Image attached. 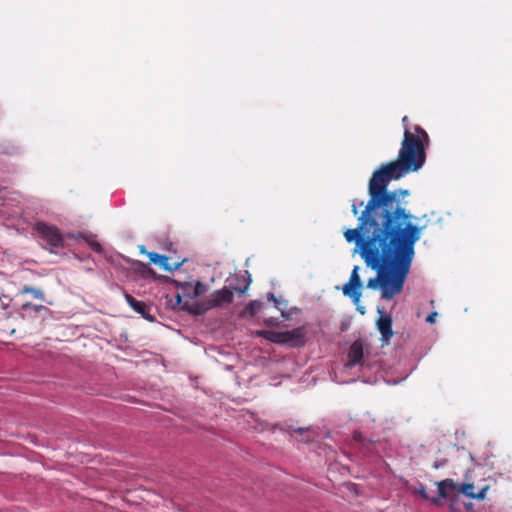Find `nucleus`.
Returning a JSON list of instances; mask_svg holds the SVG:
<instances>
[{
	"label": "nucleus",
	"mask_w": 512,
	"mask_h": 512,
	"mask_svg": "<svg viewBox=\"0 0 512 512\" xmlns=\"http://www.w3.org/2000/svg\"><path fill=\"white\" fill-rule=\"evenodd\" d=\"M414 130L416 134L404 131L398 159L382 164L373 172L368 183L369 200L358 217V226L344 233L348 243H355L354 253L376 272L366 287L380 289L383 300H391L403 291L415 256V244L422 232L412 222L414 216L406 208V202L399 199L409 195V191L388 189L392 180L418 171L425 163L424 146L429 137L418 125Z\"/></svg>",
	"instance_id": "obj_1"
},
{
	"label": "nucleus",
	"mask_w": 512,
	"mask_h": 512,
	"mask_svg": "<svg viewBox=\"0 0 512 512\" xmlns=\"http://www.w3.org/2000/svg\"><path fill=\"white\" fill-rule=\"evenodd\" d=\"M34 229L41 240L46 243L50 252H54V249L64 246L63 236L56 226L48 225L44 222H37Z\"/></svg>",
	"instance_id": "obj_2"
},
{
	"label": "nucleus",
	"mask_w": 512,
	"mask_h": 512,
	"mask_svg": "<svg viewBox=\"0 0 512 512\" xmlns=\"http://www.w3.org/2000/svg\"><path fill=\"white\" fill-rule=\"evenodd\" d=\"M359 267L355 266L351 272L349 282L342 287L343 294L352 299L354 304H357L361 297L359 289L362 286V280L359 276Z\"/></svg>",
	"instance_id": "obj_3"
},
{
	"label": "nucleus",
	"mask_w": 512,
	"mask_h": 512,
	"mask_svg": "<svg viewBox=\"0 0 512 512\" xmlns=\"http://www.w3.org/2000/svg\"><path fill=\"white\" fill-rule=\"evenodd\" d=\"M379 318L376 321V326L381 334L382 342L389 343L393 336L392 330V317L389 314H385L380 308H378Z\"/></svg>",
	"instance_id": "obj_4"
},
{
	"label": "nucleus",
	"mask_w": 512,
	"mask_h": 512,
	"mask_svg": "<svg viewBox=\"0 0 512 512\" xmlns=\"http://www.w3.org/2000/svg\"><path fill=\"white\" fill-rule=\"evenodd\" d=\"M233 291L224 287L219 290H215L208 299L207 308L220 307L224 304H230L233 301Z\"/></svg>",
	"instance_id": "obj_5"
},
{
	"label": "nucleus",
	"mask_w": 512,
	"mask_h": 512,
	"mask_svg": "<svg viewBox=\"0 0 512 512\" xmlns=\"http://www.w3.org/2000/svg\"><path fill=\"white\" fill-rule=\"evenodd\" d=\"M438 486V498H432L431 501L435 504L439 502V498H453L458 493V484L452 479H445L437 483Z\"/></svg>",
	"instance_id": "obj_6"
},
{
	"label": "nucleus",
	"mask_w": 512,
	"mask_h": 512,
	"mask_svg": "<svg viewBox=\"0 0 512 512\" xmlns=\"http://www.w3.org/2000/svg\"><path fill=\"white\" fill-rule=\"evenodd\" d=\"M125 300L128 305L138 314H140L143 318L148 320L149 322H154L155 317L151 315V307L147 305L145 302L135 299L130 294H125Z\"/></svg>",
	"instance_id": "obj_7"
},
{
	"label": "nucleus",
	"mask_w": 512,
	"mask_h": 512,
	"mask_svg": "<svg viewBox=\"0 0 512 512\" xmlns=\"http://www.w3.org/2000/svg\"><path fill=\"white\" fill-rule=\"evenodd\" d=\"M284 345L291 348L302 347L305 345V331L298 327L290 331H284Z\"/></svg>",
	"instance_id": "obj_8"
},
{
	"label": "nucleus",
	"mask_w": 512,
	"mask_h": 512,
	"mask_svg": "<svg viewBox=\"0 0 512 512\" xmlns=\"http://www.w3.org/2000/svg\"><path fill=\"white\" fill-rule=\"evenodd\" d=\"M363 358V346L360 341H354L348 351L346 367L352 368L359 364Z\"/></svg>",
	"instance_id": "obj_9"
},
{
	"label": "nucleus",
	"mask_w": 512,
	"mask_h": 512,
	"mask_svg": "<svg viewBox=\"0 0 512 512\" xmlns=\"http://www.w3.org/2000/svg\"><path fill=\"white\" fill-rule=\"evenodd\" d=\"M487 487L482 488L478 493H474V485L470 483H464L458 485V493L464 494L471 499L482 500L485 498Z\"/></svg>",
	"instance_id": "obj_10"
},
{
	"label": "nucleus",
	"mask_w": 512,
	"mask_h": 512,
	"mask_svg": "<svg viewBox=\"0 0 512 512\" xmlns=\"http://www.w3.org/2000/svg\"><path fill=\"white\" fill-rule=\"evenodd\" d=\"M247 277L236 275L234 277V280L237 282V285L233 286V283H230V286H232V291L237 292L238 294H244L251 283V277L248 271L245 272Z\"/></svg>",
	"instance_id": "obj_11"
},
{
	"label": "nucleus",
	"mask_w": 512,
	"mask_h": 512,
	"mask_svg": "<svg viewBox=\"0 0 512 512\" xmlns=\"http://www.w3.org/2000/svg\"><path fill=\"white\" fill-rule=\"evenodd\" d=\"M259 335L263 336L265 339L277 343V344H283L284 345V332H278V331H261Z\"/></svg>",
	"instance_id": "obj_12"
},
{
	"label": "nucleus",
	"mask_w": 512,
	"mask_h": 512,
	"mask_svg": "<svg viewBox=\"0 0 512 512\" xmlns=\"http://www.w3.org/2000/svg\"><path fill=\"white\" fill-rule=\"evenodd\" d=\"M78 238H82L86 241V243L88 244V246L95 252L97 253H102L103 252V248H102V245L97 241L96 239V236L95 235H84L82 233L78 234Z\"/></svg>",
	"instance_id": "obj_13"
},
{
	"label": "nucleus",
	"mask_w": 512,
	"mask_h": 512,
	"mask_svg": "<svg viewBox=\"0 0 512 512\" xmlns=\"http://www.w3.org/2000/svg\"><path fill=\"white\" fill-rule=\"evenodd\" d=\"M19 294H21V295L32 294V296L34 298H36V299H39L41 301L45 300L44 292L41 289L35 288V287H31V286H28V285L23 286L21 288V290L19 291Z\"/></svg>",
	"instance_id": "obj_14"
},
{
	"label": "nucleus",
	"mask_w": 512,
	"mask_h": 512,
	"mask_svg": "<svg viewBox=\"0 0 512 512\" xmlns=\"http://www.w3.org/2000/svg\"><path fill=\"white\" fill-rule=\"evenodd\" d=\"M147 255L153 264H158L165 270V266L168 264V258L166 256L156 252H149Z\"/></svg>",
	"instance_id": "obj_15"
},
{
	"label": "nucleus",
	"mask_w": 512,
	"mask_h": 512,
	"mask_svg": "<svg viewBox=\"0 0 512 512\" xmlns=\"http://www.w3.org/2000/svg\"><path fill=\"white\" fill-rule=\"evenodd\" d=\"M208 287L200 281H197L193 286V293L191 297L195 298L203 295L207 291Z\"/></svg>",
	"instance_id": "obj_16"
},
{
	"label": "nucleus",
	"mask_w": 512,
	"mask_h": 512,
	"mask_svg": "<svg viewBox=\"0 0 512 512\" xmlns=\"http://www.w3.org/2000/svg\"><path fill=\"white\" fill-rule=\"evenodd\" d=\"M28 309H32L36 313L41 312V311H47V308L43 305H34V304H31L30 302H26L21 305L22 311H26Z\"/></svg>",
	"instance_id": "obj_17"
},
{
	"label": "nucleus",
	"mask_w": 512,
	"mask_h": 512,
	"mask_svg": "<svg viewBox=\"0 0 512 512\" xmlns=\"http://www.w3.org/2000/svg\"><path fill=\"white\" fill-rule=\"evenodd\" d=\"M267 299H268L269 301H273V302H274L275 307H276L278 310H280L281 315H282L283 317H286V314H285V312H284L283 308L279 306L280 298H276V297H275V295H274L273 293H268V295H267Z\"/></svg>",
	"instance_id": "obj_18"
},
{
	"label": "nucleus",
	"mask_w": 512,
	"mask_h": 512,
	"mask_svg": "<svg viewBox=\"0 0 512 512\" xmlns=\"http://www.w3.org/2000/svg\"><path fill=\"white\" fill-rule=\"evenodd\" d=\"M261 307L262 302L254 300L248 304L247 309L250 311L251 314H255L257 311L261 309Z\"/></svg>",
	"instance_id": "obj_19"
},
{
	"label": "nucleus",
	"mask_w": 512,
	"mask_h": 512,
	"mask_svg": "<svg viewBox=\"0 0 512 512\" xmlns=\"http://www.w3.org/2000/svg\"><path fill=\"white\" fill-rule=\"evenodd\" d=\"M206 307H208V300L205 302L196 304V306L194 308V313L200 315V314L205 313L207 310L211 309V308H206Z\"/></svg>",
	"instance_id": "obj_20"
},
{
	"label": "nucleus",
	"mask_w": 512,
	"mask_h": 512,
	"mask_svg": "<svg viewBox=\"0 0 512 512\" xmlns=\"http://www.w3.org/2000/svg\"><path fill=\"white\" fill-rule=\"evenodd\" d=\"M363 201H361L359 204H357L356 199H353L351 201V211L354 216L358 215V208L363 206Z\"/></svg>",
	"instance_id": "obj_21"
},
{
	"label": "nucleus",
	"mask_w": 512,
	"mask_h": 512,
	"mask_svg": "<svg viewBox=\"0 0 512 512\" xmlns=\"http://www.w3.org/2000/svg\"><path fill=\"white\" fill-rule=\"evenodd\" d=\"M182 264H183V261L182 262H177V263H175L173 265H170L168 263L167 266H165V271H168V272L175 271V270L179 269Z\"/></svg>",
	"instance_id": "obj_22"
},
{
	"label": "nucleus",
	"mask_w": 512,
	"mask_h": 512,
	"mask_svg": "<svg viewBox=\"0 0 512 512\" xmlns=\"http://www.w3.org/2000/svg\"><path fill=\"white\" fill-rule=\"evenodd\" d=\"M137 265H139L143 269V271H146L147 273H149L152 276H156L155 271L153 269H151L150 267H148V265H146L140 261L137 262Z\"/></svg>",
	"instance_id": "obj_23"
},
{
	"label": "nucleus",
	"mask_w": 512,
	"mask_h": 512,
	"mask_svg": "<svg viewBox=\"0 0 512 512\" xmlns=\"http://www.w3.org/2000/svg\"><path fill=\"white\" fill-rule=\"evenodd\" d=\"M437 316V313L436 312H432L430 313L427 318H426V322L430 323V324H433L435 322V318Z\"/></svg>",
	"instance_id": "obj_24"
},
{
	"label": "nucleus",
	"mask_w": 512,
	"mask_h": 512,
	"mask_svg": "<svg viewBox=\"0 0 512 512\" xmlns=\"http://www.w3.org/2000/svg\"><path fill=\"white\" fill-rule=\"evenodd\" d=\"M418 494L424 498V499H428V495L426 493V488L424 486H421L419 489H418Z\"/></svg>",
	"instance_id": "obj_25"
},
{
	"label": "nucleus",
	"mask_w": 512,
	"mask_h": 512,
	"mask_svg": "<svg viewBox=\"0 0 512 512\" xmlns=\"http://www.w3.org/2000/svg\"><path fill=\"white\" fill-rule=\"evenodd\" d=\"M353 439L358 442H363L364 438L361 432H355L353 435Z\"/></svg>",
	"instance_id": "obj_26"
},
{
	"label": "nucleus",
	"mask_w": 512,
	"mask_h": 512,
	"mask_svg": "<svg viewBox=\"0 0 512 512\" xmlns=\"http://www.w3.org/2000/svg\"><path fill=\"white\" fill-rule=\"evenodd\" d=\"M445 464H446V461L436 462V463H434L433 468L439 469V468L443 467Z\"/></svg>",
	"instance_id": "obj_27"
},
{
	"label": "nucleus",
	"mask_w": 512,
	"mask_h": 512,
	"mask_svg": "<svg viewBox=\"0 0 512 512\" xmlns=\"http://www.w3.org/2000/svg\"><path fill=\"white\" fill-rule=\"evenodd\" d=\"M287 305H288L287 301L280 298L279 306L282 307L284 311H285V308L287 307Z\"/></svg>",
	"instance_id": "obj_28"
},
{
	"label": "nucleus",
	"mask_w": 512,
	"mask_h": 512,
	"mask_svg": "<svg viewBox=\"0 0 512 512\" xmlns=\"http://www.w3.org/2000/svg\"><path fill=\"white\" fill-rule=\"evenodd\" d=\"M407 122H408V117H407V116H404V117L402 118V123L405 125V130L407 129V130L409 131V129L406 127Z\"/></svg>",
	"instance_id": "obj_29"
},
{
	"label": "nucleus",
	"mask_w": 512,
	"mask_h": 512,
	"mask_svg": "<svg viewBox=\"0 0 512 512\" xmlns=\"http://www.w3.org/2000/svg\"><path fill=\"white\" fill-rule=\"evenodd\" d=\"M182 289H184L185 287L189 286V287H192V284L190 283H185V284H181L180 285Z\"/></svg>",
	"instance_id": "obj_30"
},
{
	"label": "nucleus",
	"mask_w": 512,
	"mask_h": 512,
	"mask_svg": "<svg viewBox=\"0 0 512 512\" xmlns=\"http://www.w3.org/2000/svg\"><path fill=\"white\" fill-rule=\"evenodd\" d=\"M357 310L361 313V314H364L365 311H364V308L363 307H358Z\"/></svg>",
	"instance_id": "obj_31"
},
{
	"label": "nucleus",
	"mask_w": 512,
	"mask_h": 512,
	"mask_svg": "<svg viewBox=\"0 0 512 512\" xmlns=\"http://www.w3.org/2000/svg\"><path fill=\"white\" fill-rule=\"evenodd\" d=\"M306 429L305 428H298L296 431L302 434Z\"/></svg>",
	"instance_id": "obj_32"
},
{
	"label": "nucleus",
	"mask_w": 512,
	"mask_h": 512,
	"mask_svg": "<svg viewBox=\"0 0 512 512\" xmlns=\"http://www.w3.org/2000/svg\"><path fill=\"white\" fill-rule=\"evenodd\" d=\"M140 252L141 253H145L146 252L144 246L141 247Z\"/></svg>",
	"instance_id": "obj_33"
},
{
	"label": "nucleus",
	"mask_w": 512,
	"mask_h": 512,
	"mask_svg": "<svg viewBox=\"0 0 512 512\" xmlns=\"http://www.w3.org/2000/svg\"><path fill=\"white\" fill-rule=\"evenodd\" d=\"M181 301V297L179 295H177V302L180 303Z\"/></svg>",
	"instance_id": "obj_34"
}]
</instances>
